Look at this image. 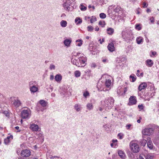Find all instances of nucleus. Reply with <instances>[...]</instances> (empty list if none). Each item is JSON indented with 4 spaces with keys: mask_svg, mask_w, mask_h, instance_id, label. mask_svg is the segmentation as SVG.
<instances>
[{
    "mask_svg": "<svg viewBox=\"0 0 159 159\" xmlns=\"http://www.w3.org/2000/svg\"><path fill=\"white\" fill-rule=\"evenodd\" d=\"M59 91L60 93L64 97L71 95L72 89L69 87L68 85H65L60 87Z\"/></svg>",
    "mask_w": 159,
    "mask_h": 159,
    "instance_id": "f257e3e1",
    "label": "nucleus"
},
{
    "mask_svg": "<svg viewBox=\"0 0 159 159\" xmlns=\"http://www.w3.org/2000/svg\"><path fill=\"white\" fill-rule=\"evenodd\" d=\"M75 56L80 59V62H81L80 65H83L82 67H84L86 65L87 59L85 56L82 53H77Z\"/></svg>",
    "mask_w": 159,
    "mask_h": 159,
    "instance_id": "f03ea898",
    "label": "nucleus"
},
{
    "mask_svg": "<svg viewBox=\"0 0 159 159\" xmlns=\"http://www.w3.org/2000/svg\"><path fill=\"white\" fill-rule=\"evenodd\" d=\"M114 100L111 97L106 98L104 101L105 106L108 107V109H111L114 104Z\"/></svg>",
    "mask_w": 159,
    "mask_h": 159,
    "instance_id": "7ed1b4c3",
    "label": "nucleus"
},
{
    "mask_svg": "<svg viewBox=\"0 0 159 159\" xmlns=\"http://www.w3.org/2000/svg\"><path fill=\"white\" fill-rule=\"evenodd\" d=\"M121 34L123 39L127 41L130 40L132 35V33L131 31L129 30H125L122 31Z\"/></svg>",
    "mask_w": 159,
    "mask_h": 159,
    "instance_id": "20e7f679",
    "label": "nucleus"
},
{
    "mask_svg": "<svg viewBox=\"0 0 159 159\" xmlns=\"http://www.w3.org/2000/svg\"><path fill=\"white\" fill-rule=\"evenodd\" d=\"M127 91V88L126 87L120 86L117 89V92L118 95L122 96L124 95Z\"/></svg>",
    "mask_w": 159,
    "mask_h": 159,
    "instance_id": "39448f33",
    "label": "nucleus"
},
{
    "mask_svg": "<svg viewBox=\"0 0 159 159\" xmlns=\"http://www.w3.org/2000/svg\"><path fill=\"white\" fill-rule=\"evenodd\" d=\"M130 147L132 150L134 152H137L139 150V146L136 143L131 142Z\"/></svg>",
    "mask_w": 159,
    "mask_h": 159,
    "instance_id": "423d86ee",
    "label": "nucleus"
},
{
    "mask_svg": "<svg viewBox=\"0 0 159 159\" xmlns=\"http://www.w3.org/2000/svg\"><path fill=\"white\" fill-rule=\"evenodd\" d=\"M30 116V111L29 110H24L21 113V117L23 119H29Z\"/></svg>",
    "mask_w": 159,
    "mask_h": 159,
    "instance_id": "0eeeda50",
    "label": "nucleus"
},
{
    "mask_svg": "<svg viewBox=\"0 0 159 159\" xmlns=\"http://www.w3.org/2000/svg\"><path fill=\"white\" fill-rule=\"evenodd\" d=\"M153 129L152 128H145L142 131V134L143 135H149L153 132Z\"/></svg>",
    "mask_w": 159,
    "mask_h": 159,
    "instance_id": "6e6552de",
    "label": "nucleus"
},
{
    "mask_svg": "<svg viewBox=\"0 0 159 159\" xmlns=\"http://www.w3.org/2000/svg\"><path fill=\"white\" fill-rule=\"evenodd\" d=\"M95 100L94 99H91L89 102L87 103L86 107L87 109L89 111L92 110L93 108V104L95 102Z\"/></svg>",
    "mask_w": 159,
    "mask_h": 159,
    "instance_id": "1a4fd4ad",
    "label": "nucleus"
},
{
    "mask_svg": "<svg viewBox=\"0 0 159 159\" xmlns=\"http://www.w3.org/2000/svg\"><path fill=\"white\" fill-rule=\"evenodd\" d=\"M31 154L30 151L28 149L23 150L21 153V156L23 157H27L30 156Z\"/></svg>",
    "mask_w": 159,
    "mask_h": 159,
    "instance_id": "9d476101",
    "label": "nucleus"
},
{
    "mask_svg": "<svg viewBox=\"0 0 159 159\" xmlns=\"http://www.w3.org/2000/svg\"><path fill=\"white\" fill-rule=\"evenodd\" d=\"M71 62L72 64L78 67H82L83 65H80V59L78 58V57H76L73 60L71 59Z\"/></svg>",
    "mask_w": 159,
    "mask_h": 159,
    "instance_id": "9b49d317",
    "label": "nucleus"
},
{
    "mask_svg": "<svg viewBox=\"0 0 159 159\" xmlns=\"http://www.w3.org/2000/svg\"><path fill=\"white\" fill-rule=\"evenodd\" d=\"M30 128L33 131L37 132L39 130V127L37 125L32 123L30 124Z\"/></svg>",
    "mask_w": 159,
    "mask_h": 159,
    "instance_id": "f8f14e48",
    "label": "nucleus"
},
{
    "mask_svg": "<svg viewBox=\"0 0 159 159\" xmlns=\"http://www.w3.org/2000/svg\"><path fill=\"white\" fill-rule=\"evenodd\" d=\"M34 82V81H32L30 83V90L31 92L33 93L37 92L38 89V88L36 87L34 85V84L33 85L31 86V85H32L33 83Z\"/></svg>",
    "mask_w": 159,
    "mask_h": 159,
    "instance_id": "ddd939ff",
    "label": "nucleus"
},
{
    "mask_svg": "<svg viewBox=\"0 0 159 159\" xmlns=\"http://www.w3.org/2000/svg\"><path fill=\"white\" fill-rule=\"evenodd\" d=\"M129 105H132L135 104L137 103L136 98L135 96H131L129 98Z\"/></svg>",
    "mask_w": 159,
    "mask_h": 159,
    "instance_id": "4468645a",
    "label": "nucleus"
},
{
    "mask_svg": "<svg viewBox=\"0 0 159 159\" xmlns=\"http://www.w3.org/2000/svg\"><path fill=\"white\" fill-rule=\"evenodd\" d=\"M108 50L111 52H112L115 51V48L114 46V44L113 43H111L108 44L107 46Z\"/></svg>",
    "mask_w": 159,
    "mask_h": 159,
    "instance_id": "2eb2a0df",
    "label": "nucleus"
},
{
    "mask_svg": "<svg viewBox=\"0 0 159 159\" xmlns=\"http://www.w3.org/2000/svg\"><path fill=\"white\" fill-rule=\"evenodd\" d=\"M113 80H106L105 86L107 88H111L112 86Z\"/></svg>",
    "mask_w": 159,
    "mask_h": 159,
    "instance_id": "dca6fc26",
    "label": "nucleus"
},
{
    "mask_svg": "<svg viewBox=\"0 0 159 159\" xmlns=\"http://www.w3.org/2000/svg\"><path fill=\"white\" fill-rule=\"evenodd\" d=\"M82 108L81 105L78 104H75L74 106V109L77 112L81 111Z\"/></svg>",
    "mask_w": 159,
    "mask_h": 159,
    "instance_id": "f3484780",
    "label": "nucleus"
},
{
    "mask_svg": "<svg viewBox=\"0 0 159 159\" xmlns=\"http://www.w3.org/2000/svg\"><path fill=\"white\" fill-rule=\"evenodd\" d=\"M145 64L148 67H151L153 65V62L152 60L148 59L145 61Z\"/></svg>",
    "mask_w": 159,
    "mask_h": 159,
    "instance_id": "a211bd4d",
    "label": "nucleus"
},
{
    "mask_svg": "<svg viewBox=\"0 0 159 159\" xmlns=\"http://www.w3.org/2000/svg\"><path fill=\"white\" fill-rule=\"evenodd\" d=\"M21 104V103L20 100L16 99L14 100L13 103V105L16 108L20 106Z\"/></svg>",
    "mask_w": 159,
    "mask_h": 159,
    "instance_id": "6ab92c4d",
    "label": "nucleus"
},
{
    "mask_svg": "<svg viewBox=\"0 0 159 159\" xmlns=\"http://www.w3.org/2000/svg\"><path fill=\"white\" fill-rule=\"evenodd\" d=\"M147 141L148 147L150 149H152L153 148V144L151 139L149 138L147 139Z\"/></svg>",
    "mask_w": 159,
    "mask_h": 159,
    "instance_id": "aec40b11",
    "label": "nucleus"
},
{
    "mask_svg": "<svg viewBox=\"0 0 159 159\" xmlns=\"http://www.w3.org/2000/svg\"><path fill=\"white\" fill-rule=\"evenodd\" d=\"M118 154L120 157L122 159H125L126 157L125 153L121 150H119L118 151Z\"/></svg>",
    "mask_w": 159,
    "mask_h": 159,
    "instance_id": "412c9836",
    "label": "nucleus"
},
{
    "mask_svg": "<svg viewBox=\"0 0 159 159\" xmlns=\"http://www.w3.org/2000/svg\"><path fill=\"white\" fill-rule=\"evenodd\" d=\"M112 79H113V78L111 76L107 74H104L101 77V79L105 80H111Z\"/></svg>",
    "mask_w": 159,
    "mask_h": 159,
    "instance_id": "4be33fe9",
    "label": "nucleus"
},
{
    "mask_svg": "<svg viewBox=\"0 0 159 159\" xmlns=\"http://www.w3.org/2000/svg\"><path fill=\"white\" fill-rule=\"evenodd\" d=\"M91 54L93 55H95L96 54V52L97 51V49L96 48L91 46L89 47V49Z\"/></svg>",
    "mask_w": 159,
    "mask_h": 159,
    "instance_id": "5701e85b",
    "label": "nucleus"
},
{
    "mask_svg": "<svg viewBox=\"0 0 159 159\" xmlns=\"http://www.w3.org/2000/svg\"><path fill=\"white\" fill-rule=\"evenodd\" d=\"M147 87V84L146 83H143L140 84L139 87V89L140 91L142 90Z\"/></svg>",
    "mask_w": 159,
    "mask_h": 159,
    "instance_id": "b1692460",
    "label": "nucleus"
},
{
    "mask_svg": "<svg viewBox=\"0 0 159 159\" xmlns=\"http://www.w3.org/2000/svg\"><path fill=\"white\" fill-rule=\"evenodd\" d=\"M143 39L141 36H139L137 38L136 41L138 44H140L143 42Z\"/></svg>",
    "mask_w": 159,
    "mask_h": 159,
    "instance_id": "393cba45",
    "label": "nucleus"
},
{
    "mask_svg": "<svg viewBox=\"0 0 159 159\" xmlns=\"http://www.w3.org/2000/svg\"><path fill=\"white\" fill-rule=\"evenodd\" d=\"M39 102L41 106L43 107H46L48 104V102L43 100H40Z\"/></svg>",
    "mask_w": 159,
    "mask_h": 159,
    "instance_id": "a878e982",
    "label": "nucleus"
},
{
    "mask_svg": "<svg viewBox=\"0 0 159 159\" xmlns=\"http://www.w3.org/2000/svg\"><path fill=\"white\" fill-rule=\"evenodd\" d=\"M71 42V40L70 39H66L64 41V43L65 46L67 47L70 46V44Z\"/></svg>",
    "mask_w": 159,
    "mask_h": 159,
    "instance_id": "bb28decb",
    "label": "nucleus"
},
{
    "mask_svg": "<svg viewBox=\"0 0 159 159\" xmlns=\"http://www.w3.org/2000/svg\"><path fill=\"white\" fill-rule=\"evenodd\" d=\"M82 22V20L80 17H77L75 19V22L76 24L78 25L81 24Z\"/></svg>",
    "mask_w": 159,
    "mask_h": 159,
    "instance_id": "cd10ccee",
    "label": "nucleus"
},
{
    "mask_svg": "<svg viewBox=\"0 0 159 159\" xmlns=\"http://www.w3.org/2000/svg\"><path fill=\"white\" fill-rule=\"evenodd\" d=\"M70 6V5H68L67 3H66V2L64 1V3L63 4V6L66 10L69 11L70 8L69 7Z\"/></svg>",
    "mask_w": 159,
    "mask_h": 159,
    "instance_id": "c85d7f7f",
    "label": "nucleus"
},
{
    "mask_svg": "<svg viewBox=\"0 0 159 159\" xmlns=\"http://www.w3.org/2000/svg\"><path fill=\"white\" fill-rule=\"evenodd\" d=\"M107 33L109 35H112L114 32V30L111 28H109L107 30Z\"/></svg>",
    "mask_w": 159,
    "mask_h": 159,
    "instance_id": "c756f323",
    "label": "nucleus"
},
{
    "mask_svg": "<svg viewBox=\"0 0 159 159\" xmlns=\"http://www.w3.org/2000/svg\"><path fill=\"white\" fill-rule=\"evenodd\" d=\"M60 25L62 27H65L67 25V22L66 21L64 20H62L60 22Z\"/></svg>",
    "mask_w": 159,
    "mask_h": 159,
    "instance_id": "7c9ffc66",
    "label": "nucleus"
},
{
    "mask_svg": "<svg viewBox=\"0 0 159 159\" xmlns=\"http://www.w3.org/2000/svg\"><path fill=\"white\" fill-rule=\"evenodd\" d=\"M153 155L152 154H149L146 156V159H153Z\"/></svg>",
    "mask_w": 159,
    "mask_h": 159,
    "instance_id": "2f4dec72",
    "label": "nucleus"
},
{
    "mask_svg": "<svg viewBox=\"0 0 159 159\" xmlns=\"http://www.w3.org/2000/svg\"><path fill=\"white\" fill-rule=\"evenodd\" d=\"M62 79V77L61 74H59L57 75L55 78V80H61Z\"/></svg>",
    "mask_w": 159,
    "mask_h": 159,
    "instance_id": "473e14b6",
    "label": "nucleus"
},
{
    "mask_svg": "<svg viewBox=\"0 0 159 159\" xmlns=\"http://www.w3.org/2000/svg\"><path fill=\"white\" fill-rule=\"evenodd\" d=\"M147 141L146 140V139H144L142 140H141V142L142 145L143 146H145L146 144Z\"/></svg>",
    "mask_w": 159,
    "mask_h": 159,
    "instance_id": "72a5a7b5",
    "label": "nucleus"
},
{
    "mask_svg": "<svg viewBox=\"0 0 159 159\" xmlns=\"http://www.w3.org/2000/svg\"><path fill=\"white\" fill-rule=\"evenodd\" d=\"M80 6V9L82 11H85L87 9V8L84 6L82 4H81Z\"/></svg>",
    "mask_w": 159,
    "mask_h": 159,
    "instance_id": "f704fd0d",
    "label": "nucleus"
},
{
    "mask_svg": "<svg viewBox=\"0 0 159 159\" xmlns=\"http://www.w3.org/2000/svg\"><path fill=\"white\" fill-rule=\"evenodd\" d=\"M140 71L139 70H137V73H136V75L138 77H143V72L139 74Z\"/></svg>",
    "mask_w": 159,
    "mask_h": 159,
    "instance_id": "c9c22d12",
    "label": "nucleus"
},
{
    "mask_svg": "<svg viewBox=\"0 0 159 159\" xmlns=\"http://www.w3.org/2000/svg\"><path fill=\"white\" fill-rule=\"evenodd\" d=\"M83 96L85 98H87L89 96V93L88 91H86L84 93Z\"/></svg>",
    "mask_w": 159,
    "mask_h": 159,
    "instance_id": "e433bc0d",
    "label": "nucleus"
},
{
    "mask_svg": "<svg viewBox=\"0 0 159 159\" xmlns=\"http://www.w3.org/2000/svg\"><path fill=\"white\" fill-rule=\"evenodd\" d=\"M99 16L100 18L102 19H104L106 17V14L104 13H102L100 14Z\"/></svg>",
    "mask_w": 159,
    "mask_h": 159,
    "instance_id": "4c0bfd02",
    "label": "nucleus"
},
{
    "mask_svg": "<svg viewBox=\"0 0 159 159\" xmlns=\"http://www.w3.org/2000/svg\"><path fill=\"white\" fill-rule=\"evenodd\" d=\"M76 42H79L77 43V45L78 46H80L82 44V41L81 40H76Z\"/></svg>",
    "mask_w": 159,
    "mask_h": 159,
    "instance_id": "58836bf2",
    "label": "nucleus"
},
{
    "mask_svg": "<svg viewBox=\"0 0 159 159\" xmlns=\"http://www.w3.org/2000/svg\"><path fill=\"white\" fill-rule=\"evenodd\" d=\"M66 2V3H67L68 5H70L72 2H74L75 0H64Z\"/></svg>",
    "mask_w": 159,
    "mask_h": 159,
    "instance_id": "ea45409f",
    "label": "nucleus"
},
{
    "mask_svg": "<svg viewBox=\"0 0 159 159\" xmlns=\"http://www.w3.org/2000/svg\"><path fill=\"white\" fill-rule=\"evenodd\" d=\"M93 28L91 26H89L87 27L88 30L89 32H92L93 30Z\"/></svg>",
    "mask_w": 159,
    "mask_h": 159,
    "instance_id": "a19ab883",
    "label": "nucleus"
},
{
    "mask_svg": "<svg viewBox=\"0 0 159 159\" xmlns=\"http://www.w3.org/2000/svg\"><path fill=\"white\" fill-rule=\"evenodd\" d=\"M135 28L138 30H140L141 29V27L139 24H136L135 25Z\"/></svg>",
    "mask_w": 159,
    "mask_h": 159,
    "instance_id": "79ce46f5",
    "label": "nucleus"
},
{
    "mask_svg": "<svg viewBox=\"0 0 159 159\" xmlns=\"http://www.w3.org/2000/svg\"><path fill=\"white\" fill-rule=\"evenodd\" d=\"M146 156L143 154H140L137 159H146Z\"/></svg>",
    "mask_w": 159,
    "mask_h": 159,
    "instance_id": "37998d69",
    "label": "nucleus"
},
{
    "mask_svg": "<svg viewBox=\"0 0 159 159\" xmlns=\"http://www.w3.org/2000/svg\"><path fill=\"white\" fill-rule=\"evenodd\" d=\"M10 142V140L7 138L5 139L4 140V143L6 145L8 144Z\"/></svg>",
    "mask_w": 159,
    "mask_h": 159,
    "instance_id": "c03bdc74",
    "label": "nucleus"
},
{
    "mask_svg": "<svg viewBox=\"0 0 159 159\" xmlns=\"http://www.w3.org/2000/svg\"><path fill=\"white\" fill-rule=\"evenodd\" d=\"M129 79H132V80H136V75L134 74H132L129 76Z\"/></svg>",
    "mask_w": 159,
    "mask_h": 159,
    "instance_id": "a18cd8bd",
    "label": "nucleus"
},
{
    "mask_svg": "<svg viewBox=\"0 0 159 159\" xmlns=\"http://www.w3.org/2000/svg\"><path fill=\"white\" fill-rule=\"evenodd\" d=\"M121 8L120 7L117 6L114 10V11L116 12H119L121 10Z\"/></svg>",
    "mask_w": 159,
    "mask_h": 159,
    "instance_id": "49530a36",
    "label": "nucleus"
},
{
    "mask_svg": "<svg viewBox=\"0 0 159 159\" xmlns=\"http://www.w3.org/2000/svg\"><path fill=\"white\" fill-rule=\"evenodd\" d=\"M49 68L50 70H52V69L55 70V66L54 65L51 64L50 65Z\"/></svg>",
    "mask_w": 159,
    "mask_h": 159,
    "instance_id": "de8ad7c7",
    "label": "nucleus"
},
{
    "mask_svg": "<svg viewBox=\"0 0 159 159\" xmlns=\"http://www.w3.org/2000/svg\"><path fill=\"white\" fill-rule=\"evenodd\" d=\"M38 137L40 139H42L43 141V140L44 137L43 135L42 134L39 133L38 135Z\"/></svg>",
    "mask_w": 159,
    "mask_h": 159,
    "instance_id": "09e8293b",
    "label": "nucleus"
},
{
    "mask_svg": "<svg viewBox=\"0 0 159 159\" xmlns=\"http://www.w3.org/2000/svg\"><path fill=\"white\" fill-rule=\"evenodd\" d=\"M80 73L79 71H76L75 72V76L77 77L80 76Z\"/></svg>",
    "mask_w": 159,
    "mask_h": 159,
    "instance_id": "8fccbe9b",
    "label": "nucleus"
},
{
    "mask_svg": "<svg viewBox=\"0 0 159 159\" xmlns=\"http://www.w3.org/2000/svg\"><path fill=\"white\" fill-rule=\"evenodd\" d=\"M99 24L102 27H103L105 25V22L104 21H100L99 22Z\"/></svg>",
    "mask_w": 159,
    "mask_h": 159,
    "instance_id": "3c124183",
    "label": "nucleus"
},
{
    "mask_svg": "<svg viewBox=\"0 0 159 159\" xmlns=\"http://www.w3.org/2000/svg\"><path fill=\"white\" fill-rule=\"evenodd\" d=\"M132 126V125L130 124H127L125 126V127L126 129L129 130L130 129V127Z\"/></svg>",
    "mask_w": 159,
    "mask_h": 159,
    "instance_id": "603ef678",
    "label": "nucleus"
},
{
    "mask_svg": "<svg viewBox=\"0 0 159 159\" xmlns=\"http://www.w3.org/2000/svg\"><path fill=\"white\" fill-rule=\"evenodd\" d=\"M123 134L121 133H119L118 134V137L120 139H122L123 138Z\"/></svg>",
    "mask_w": 159,
    "mask_h": 159,
    "instance_id": "864d4df0",
    "label": "nucleus"
},
{
    "mask_svg": "<svg viewBox=\"0 0 159 159\" xmlns=\"http://www.w3.org/2000/svg\"><path fill=\"white\" fill-rule=\"evenodd\" d=\"M154 18L153 17H150V18L149 19V20L153 24L154 22Z\"/></svg>",
    "mask_w": 159,
    "mask_h": 159,
    "instance_id": "5fc2aeb1",
    "label": "nucleus"
},
{
    "mask_svg": "<svg viewBox=\"0 0 159 159\" xmlns=\"http://www.w3.org/2000/svg\"><path fill=\"white\" fill-rule=\"evenodd\" d=\"M49 158H50V159H54V158H59L60 157H58V156H51V155H50L49 156Z\"/></svg>",
    "mask_w": 159,
    "mask_h": 159,
    "instance_id": "6e6d98bb",
    "label": "nucleus"
},
{
    "mask_svg": "<svg viewBox=\"0 0 159 159\" xmlns=\"http://www.w3.org/2000/svg\"><path fill=\"white\" fill-rule=\"evenodd\" d=\"M138 107L139 109L141 110H142L143 108V106L142 104L139 105Z\"/></svg>",
    "mask_w": 159,
    "mask_h": 159,
    "instance_id": "4d7b16f0",
    "label": "nucleus"
},
{
    "mask_svg": "<svg viewBox=\"0 0 159 159\" xmlns=\"http://www.w3.org/2000/svg\"><path fill=\"white\" fill-rule=\"evenodd\" d=\"M96 20V18H91L90 20V22L91 23H93V22L95 21Z\"/></svg>",
    "mask_w": 159,
    "mask_h": 159,
    "instance_id": "13d9d810",
    "label": "nucleus"
},
{
    "mask_svg": "<svg viewBox=\"0 0 159 159\" xmlns=\"http://www.w3.org/2000/svg\"><path fill=\"white\" fill-rule=\"evenodd\" d=\"M143 8L147 7L148 6V4H147L146 2H144L143 3Z\"/></svg>",
    "mask_w": 159,
    "mask_h": 159,
    "instance_id": "bf43d9fd",
    "label": "nucleus"
},
{
    "mask_svg": "<svg viewBox=\"0 0 159 159\" xmlns=\"http://www.w3.org/2000/svg\"><path fill=\"white\" fill-rule=\"evenodd\" d=\"M117 143H114L113 142L111 144V146L112 147H113L114 146H116Z\"/></svg>",
    "mask_w": 159,
    "mask_h": 159,
    "instance_id": "052dcab7",
    "label": "nucleus"
},
{
    "mask_svg": "<svg viewBox=\"0 0 159 159\" xmlns=\"http://www.w3.org/2000/svg\"><path fill=\"white\" fill-rule=\"evenodd\" d=\"M4 113L7 116H9V113L7 111H4Z\"/></svg>",
    "mask_w": 159,
    "mask_h": 159,
    "instance_id": "680f3d73",
    "label": "nucleus"
},
{
    "mask_svg": "<svg viewBox=\"0 0 159 159\" xmlns=\"http://www.w3.org/2000/svg\"><path fill=\"white\" fill-rule=\"evenodd\" d=\"M15 128L17 129L18 130L17 131L18 132H20V130H19V126H17L15 127Z\"/></svg>",
    "mask_w": 159,
    "mask_h": 159,
    "instance_id": "e2e57ef3",
    "label": "nucleus"
},
{
    "mask_svg": "<svg viewBox=\"0 0 159 159\" xmlns=\"http://www.w3.org/2000/svg\"><path fill=\"white\" fill-rule=\"evenodd\" d=\"M54 77L53 75H51L50 76V80H53Z\"/></svg>",
    "mask_w": 159,
    "mask_h": 159,
    "instance_id": "0e129e2a",
    "label": "nucleus"
},
{
    "mask_svg": "<svg viewBox=\"0 0 159 159\" xmlns=\"http://www.w3.org/2000/svg\"><path fill=\"white\" fill-rule=\"evenodd\" d=\"M11 138L12 139L13 138V136L12 135H10V136H7V139H9L10 138Z\"/></svg>",
    "mask_w": 159,
    "mask_h": 159,
    "instance_id": "69168bd1",
    "label": "nucleus"
},
{
    "mask_svg": "<svg viewBox=\"0 0 159 159\" xmlns=\"http://www.w3.org/2000/svg\"><path fill=\"white\" fill-rule=\"evenodd\" d=\"M108 125L107 124L103 125V127L106 130H107V127H108Z\"/></svg>",
    "mask_w": 159,
    "mask_h": 159,
    "instance_id": "338daca9",
    "label": "nucleus"
},
{
    "mask_svg": "<svg viewBox=\"0 0 159 159\" xmlns=\"http://www.w3.org/2000/svg\"><path fill=\"white\" fill-rule=\"evenodd\" d=\"M117 142V140L116 139V140H112V142L114 143H116Z\"/></svg>",
    "mask_w": 159,
    "mask_h": 159,
    "instance_id": "774afa93",
    "label": "nucleus"
}]
</instances>
